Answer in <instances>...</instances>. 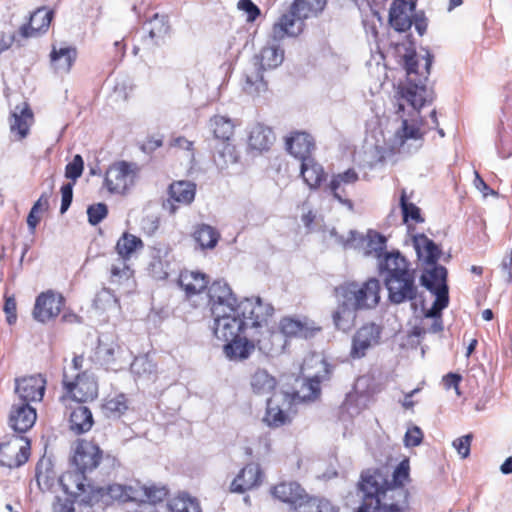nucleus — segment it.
I'll return each mask as SVG.
<instances>
[{
	"label": "nucleus",
	"instance_id": "nucleus-46",
	"mask_svg": "<svg viewBox=\"0 0 512 512\" xmlns=\"http://www.w3.org/2000/svg\"><path fill=\"white\" fill-rule=\"evenodd\" d=\"M219 232L214 226H199L193 233L195 243L202 249L214 248L219 240Z\"/></svg>",
	"mask_w": 512,
	"mask_h": 512
},
{
	"label": "nucleus",
	"instance_id": "nucleus-33",
	"mask_svg": "<svg viewBox=\"0 0 512 512\" xmlns=\"http://www.w3.org/2000/svg\"><path fill=\"white\" fill-rule=\"evenodd\" d=\"M208 127L215 139L229 142L234 135L236 122L228 116L218 114L209 119Z\"/></svg>",
	"mask_w": 512,
	"mask_h": 512
},
{
	"label": "nucleus",
	"instance_id": "nucleus-18",
	"mask_svg": "<svg viewBox=\"0 0 512 512\" xmlns=\"http://www.w3.org/2000/svg\"><path fill=\"white\" fill-rule=\"evenodd\" d=\"M37 414L28 402L16 400L10 409L8 424L17 433H25L35 424Z\"/></svg>",
	"mask_w": 512,
	"mask_h": 512
},
{
	"label": "nucleus",
	"instance_id": "nucleus-17",
	"mask_svg": "<svg viewBox=\"0 0 512 512\" xmlns=\"http://www.w3.org/2000/svg\"><path fill=\"white\" fill-rule=\"evenodd\" d=\"M380 335L381 328L375 323L363 325L353 337L350 356L353 359L364 357L369 348L379 343Z\"/></svg>",
	"mask_w": 512,
	"mask_h": 512
},
{
	"label": "nucleus",
	"instance_id": "nucleus-40",
	"mask_svg": "<svg viewBox=\"0 0 512 512\" xmlns=\"http://www.w3.org/2000/svg\"><path fill=\"white\" fill-rule=\"evenodd\" d=\"M301 176L310 188L320 186L325 179V172L323 167L317 163L312 157L301 161Z\"/></svg>",
	"mask_w": 512,
	"mask_h": 512
},
{
	"label": "nucleus",
	"instance_id": "nucleus-64",
	"mask_svg": "<svg viewBox=\"0 0 512 512\" xmlns=\"http://www.w3.org/2000/svg\"><path fill=\"white\" fill-rule=\"evenodd\" d=\"M307 507L312 510H305V512H339L338 507L324 498H320L318 502H312V504H309Z\"/></svg>",
	"mask_w": 512,
	"mask_h": 512
},
{
	"label": "nucleus",
	"instance_id": "nucleus-35",
	"mask_svg": "<svg viewBox=\"0 0 512 512\" xmlns=\"http://www.w3.org/2000/svg\"><path fill=\"white\" fill-rule=\"evenodd\" d=\"M274 140L275 137L272 130L258 123L254 125L249 132L248 145L251 149L261 152L268 150Z\"/></svg>",
	"mask_w": 512,
	"mask_h": 512
},
{
	"label": "nucleus",
	"instance_id": "nucleus-27",
	"mask_svg": "<svg viewBox=\"0 0 512 512\" xmlns=\"http://www.w3.org/2000/svg\"><path fill=\"white\" fill-rule=\"evenodd\" d=\"M314 148V139L307 132L295 131L286 138L287 151L301 161L311 157Z\"/></svg>",
	"mask_w": 512,
	"mask_h": 512
},
{
	"label": "nucleus",
	"instance_id": "nucleus-15",
	"mask_svg": "<svg viewBox=\"0 0 512 512\" xmlns=\"http://www.w3.org/2000/svg\"><path fill=\"white\" fill-rule=\"evenodd\" d=\"M46 387V380L40 374L15 379L17 400L28 402L41 401Z\"/></svg>",
	"mask_w": 512,
	"mask_h": 512
},
{
	"label": "nucleus",
	"instance_id": "nucleus-31",
	"mask_svg": "<svg viewBox=\"0 0 512 512\" xmlns=\"http://www.w3.org/2000/svg\"><path fill=\"white\" fill-rule=\"evenodd\" d=\"M77 52L74 47L71 46H53L50 60L51 65L55 72L59 74H66L70 71L73 63L76 60Z\"/></svg>",
	"mask_w": 512,
	"mask_h": 512
},
{
	"label": "nucleus",
	"instance_id": "nucleus-10",
	"mask_svg": "<svg viewBox=\"0 0 512 512\" xmlns=\"http://www.w3.org/2000/svg\"><path fill=\"white\" fill-rule=\"evenodd\" d=\"M425 134L426 130L421 120L402 117L401 126L393 136L391 149L406 154L416 152L422 147Z\"/></svg>",
	"mask_w": 512,
	"mask_h": 512
},
{
	"label": "nucleus",
	"instance_id": "nucleus-21",
	"mask_svg": "<svg viewBox=\"0 0 512 512\" xmlns=\"http://www.w3.org/2000/svg\"><path fill=\"white\" fill-rule=\"evenodd\" d=\"M17 440L0 444V465L2 467L18 468L28 461L30 442L26 441L24 446H19Z\"/></svg>",
	"mask_w": 512,
	"mask_h": 512
},
{
	"label": "nucleus",
	"instance_id": "nucleus-60",
	"mask_svg": "<svg viewBox=\"0 0 512 512\" xmlns=\"http://www.w3.org/2000/svg\"><path fill=\"white\" fill-rule=\"evenodd\" d=\"M424 275L434 283V287L446 284L447 269L444 266L435 264L434 267Z\"/></svg>",
	"mask_w": 512,
	"mask_h": 512
},
{
	"label": "nucleus",
	"instance_id": "nucleus-45",
	"mask_svg": "<svg viewBox=\"0 0 512 512\" xmlns=\"http://www.w3.org/2000/svg\"><path fill=\"white\" fill-rule=\"evenodd\" d=\"M263 422L271 428H278L290 423V417L278 405H274L272 399L269 398Z\"/></svg>",
	"mask_w": 512,
	"mask_h": 512
},
{
	"label": "nucleus",
	"instance_id": "nucleus-38",
	"mask_svg": "<svg viewBox=\"0 0 512 512\" xmlns=\"http://www.w3.org/2000/svg\"><path fill=\"white\" fill-rule=\"evenodd\" d=\"M208 284L207 276L204 273L186 271L180 274L179 285L184 289L187 296L201 293Z\"/></svg>",
	"mask_w": 512,
	"mask_h": 512
},
{
	"label": "nucleus",
	"instance_id": "nucleus-62",
	"mask_svg": "<svg viewBox=\"0 0 512 512\" xmlns=\"http://www.w3.org/2000/svg\"><path fill=\"white\" fill-rule=\"evenodd\" d=\"M472 441V435L467 434L465 436L455 439L452 443L453 447L457 450L461 458H466L470 454V445Z\"/></svg>",
	"mask_w": 512,
	"mask_h": 512
},
{
	"label": "nucleus",
	"instance_id": "nucleus-29",
	"mask_svg": "<svg viewBox=\"0 0 512 512\" xmlns=\"http://www.w3.org/2000/svg\"><path fill=\"white\" fill-rule=\"evenodd\" d=\"M263 473L260 466L255 463L246 465L237 477L232 481L230 490L235 493H243L258 486L262 482Z\"/></svg>",
	"mask_w": 512,
	"mask_h": 512
},
{
	"label": "nucleus",
	"instance_id": "nucleus-16",
	"mask_svg": "<svg viewBox=\"0 0 512 512\" xmlns=\"http://www.w3.org/2000/svg\"><path fill=\"white\" fill-rule=\"evenodd\" d=\"M63 304L62 295L51 290L43 292L36 298L33 317L38 322L45 323L59 315Z\"/></svg>",
	"mask_w": 512,
	"mask_h": 512
},
{
	"label": "nucleus",
	"instance_id": "nucleus-19",
	"mask_svg": "<svg viewBox=\"0 0 512 512\" xmlns=\"http://www.w3.org/2000/svg\"><path fill=\"white\" fill-rule=\"evenodd\" d=\"M131 166L126 162H118L109 167L105 175V185L110 192L124 193L133 183Z\"/></svg>",
	"mask_w": 512,
	"mask_h": 512
},
{
	"label": "nucleus",
	"instance_id": "nucleus-54",
	"mask_svg": "<svg viewBox=\"0 0 512 512\" xmlns=\"http://www.w3.org/2000/svg\"><path fill=\"white\" fill-rule=\"evenodd\" d=\"M232 295H234L232 289L228 283L223 280L214 281L208 288L209 300H220L221 297H228V299H232Z\"/></svg>",
	"mask_w": 512,
	"mask_h": 512
},
{
	"label": "nucleus",
	"instance_id": "nucleus-39",
	"mask_svg": "<svg viewBox=\"0 0 512 512\" xmlns=\"http://www.w3.org/2000/svg\"><path fill=\"white\" fill-rule=\"evenodd\" d=\"M239 153L235 145L229 142H221L215 148L214 163L220 171L228 169L231 165L238 163Z\"/></svg>",
	"mask_w": 512,
	"mask_h": 512
},
{
	"label": "nucleus",
	"instance_id": "nucleus-14",
	"mask_svg": "<svg viewBox=\"0 0 512 512\" xmlns=\"http://www.w3.org/2000/svg\"><path fill=\"white\" fill-rule=\"evenodd\" d=\"M279 331L285 338L309 339L321 330L316 323L307 317H283L279 321Z\"/></svg>",
	"mask_w": 512,
	"mask_h": 512
},
{
	"label": "nucleus",
	"instance_id": "nucleus-11",
	"mask_svg": "<svg viewBox=\"0 0 512 512\" xmlns=\"http://www.w3.org/2000/svg\"><path fill=\"white\" fill-rule=\"evenodd\" d=\"M384 285L388 291V299L393 304L412 302L418 297L416 271L414 269L385 278Z\"/></svg>",
	"mask_w": 512,
	"mask_h": 512
},
{
	"label": "nucleus",
	"instance_id": "nucleus-12",
	"mask_svg": "<svg viewBox=\"0 0 512 512\" xmlns=\"http://www.w3.org/2000/svg\"><path fill=\"white\" fill-rule=\"evenodd\" d=\"M62 384L67 394L79 403L92 401L98 395L97 381L88 371L70 375L69 371L64 369Z\"/></svg>",
	"mask_w": 512,
	"mask_h": 512
},
{
	"label": "nucleus",
	"instance_id": "nucleus-20",
	"mask_svg": "<svg viewBox=\"0 0 512 512\" xmlns=\"http://www.w3.org/2000/svg\"><path fill=\"white\" fill-rule=\"evenodd\" d=\"M412 0H393L389 10V23L398 32L409 30L413 24L412 16L415 11Z\"/></svg>",
	"mask_w": 512,
	"mask_h": 512
},
{
	"label": "nucleus",
	"instance_id": "nucleus-51",
	"mask_svg": "<svg viewBox=\"0 0 512 512\" xmlns=\"http://www.w3.org/2000/svg\"><path fill=\"white\" fill-rule=\"evenodd\" d=\"M149 273L156 280H164L169 276L170 273V262L165 257L156 255L152 258L149 263Z\"/></svg>",
	"mask_w": 512,
	"mask_h": 512
},
{
	"label": "nucleus",
	"instance_id": "nucleus-1",
	"mask_svg": "<svg viewBox=\"0 0 512 512\" xmlns=\"http://www.w3.org/2000/svg\"><path fill=\"white\" fill-rule=\"evenodd\" d=\"M433 56L425 51L424 55L410 52L404 55V68L406 81L398 85L394 96L397 113L404 112L406 108L417 114L419 110L433 99L432 91L427 87L428 76Z\"/></svg>",
	"mask_w": 512,
	"mask_h": 512
},
{
	"label": "nucleus",
	"instance_id": "nucleus-52",
	"mask_svg": "<svg viewBox=\"0 0 512 512\" xmlns=\"http://www.w3.org/2000/svg\"><path fill=\"white\" fill-rule=\"evenodd\" d=\"M211 306V313L213 317H219L224 313H231L235 307L238 306L239 302L235 295H232V299L228 297H221L220 300H209Z\"/></svg>",
	"mask_w": 512,
	"mask_h": 512
},
{
	"label": "nucleus",
	"instance_id": "nucleus-25",
	"mask_svg": "<svg viewBox=\"0 0 512 512\" xmlns=\"http://www.w3.org/2000/svg\"><path fill=\"white\" fill-rule=\"evenodd\" d=\"M143 41L148 47L160 43L169 32L168 19L165 15L154 14L142 27Z\"/></svg>",
	"mask_w": 512,
	"mask_h": 512
},
{
	"label": "nucleus",
	"instance_id": "nucleus-48",
	"mask_svg": "<svg viewBox=\"0 0 512 512\" xmlns=\"http://www.w3.org/2000/svg\"><path fill=\"white\" fill-rule=\"evenodd\" d=\"M168 508L171 512H201L197 499L185 493L171 499L168 502Z\"/></svg>",
	"mask_w": 512,
	"mask_h": 512
},
{
	"label": "nucleus",
	"instance_id": "nucleus-57",
	"mask_svg": "<svg viewBox=\"0 0 512 512\" xmlns=\"http://www.w3.org/2000/svg\"><path fill=\"white\" fill-rule=\"evenodd\" d=\"M107 213L108 209L104 203L91 205L87 209V215L90 224H98L106 217Z\"/></svg>",
	"mask_w": 512,
	"mask_h": 512
},
{
	"label": "nucleus",
	"instance_id": "nucleus-8",
	"mask_svg": "<svg viewBox=\"0 0 512 512\" xmlns=\"http://www.w3.org/2000/svg\"><path fill=\"white\" fill-rule=\"evenodd\" d=\"M380 282L370 278L364 283L346 282L335 288L336 299H345L357 310L375 308L380 301Z\"/></svg>",
	"mask_w": 512,
	"mask_h": 512
},
{
	"label": "nucleus",
	"instance_id": "nucleus-59",
	"mask_svg": "<svg viewBox=\"0 0 512 512\" xmlns=\"http://www.w3.org/2000/svg\"><path fill=\"white\" fill-rule=\"evenodd\" d=\"M96 354L102 361V364L109 367L115 360V346L112 344H99Z\"/></svg>",
	"mask_w": 512,
	"mask_h": 512
},
{
	"label": "nucleus",
	"instance_id": "nucleus-28",
	"mask_svg": "<svg viewBox=\"0 0 512 512\" xmlns=\"http://www.w3.org/2000/svg\"><path fill=\"white\" fill-rule=\"evenodd\" d=\"M33 123V113L27 103L14 108L10 117V131L16 140L24 139Z\"/></svg>",
	"mask_w": 512,
	"mask_h": 512
},
{
	"label": "nucleus",
	"instance_id": "nucleus-37",
	"mask_svg": "<svg viewBox=\"0 0 512 512\" xmlns=\"http://www.w3.org/2000/svg\"><path fill=\"white\" fill-rule=\"evenodd\" d=\"M338 306L333 313V322L337 329L342 331L350 330L356 319V312L358 311L355 307L349 305L345 299H337Z\"/></svg>",
	"mask_w": 512,
	"mask_h": 512
},
{
	"label": "nucleus",
	"instance_id": "nucleus-23",
	"mask_svg": "<svg viewBox=\"0 0 512 512\" xmlns=\"http://www.w3.org/2000/svg\"><path fill=\"white\" fill-rule=\"evenodd\" d=\"M196 185L190 181H177L170 185L169 195L170 199L163 203V209L168 211L170 214L175 212L174 202L188 205L195 197Z\"/></svg>",
	"mask_w": 512,
	"mask_h": 512
},
{
	"label": "nucleus",
	"instance_id": "nucleus-43",
	"mask_svg": "<svg viewBox=\"0 0 512 512\" xmlns=\"http://www.w3.org/2000/svg\"><path fill=\"white\" fill-rule=\"evenodd\" d=\"M53 191V182H51L46 191H43L39 199L32 206L26 224H39L43 220L44 214L49 209V200Z\"/></svg>",
	"mask_w": 512,
	"mask_h": 512
},
{
	"label": "nucleus",
	"instance_id": "nucleus-41",
	"mask_svg": "<svg viewBox=\"0 0 512 512\" xmlns=\"http://www.w3.org/2000/svg\"><path fill=\"white\" fill-rule=\"evenodd\" d=\"M93 424V415L88 407L79 405L71 412L70 429L76 434H82L89 431Z\"/></svg>",
	"mask_w": 512,
	"mask_h": 512
},
{
	"label": "nucleus",
	"instance_id": "nucleus-55",
	"mask_svg": "<svg viewBox=\"0 0 512 512\" xmlns=\"http://www.w3.org/2000/svg\"><path fill=\"white\" fill-rule=\"evenodd\" d=\"M402 218L404 223H408L409 220L415 222H424V219L421 218L420 209L414 205L413 203H408L406 201L405 195L403 194L400 199Z\"/></svg>",
	"mask_w": 512,
	"mask_h": 512
},
{
	"label": "nucleus",
	"instance_id": "nucleus-36",
	"mask_svg": "<svg viewBox=\"0 0 512 512\" xmlns=\"http://www.w3.org/2000/svg\"><path fill=\"white\" fill-rule=\"evenodd\" d=\"M106 492L111 499L120 502H137V499H141L145 495L138 482L134 485L111 484L106 488Z\"/></svg>",
	"mask_w": 512,
	"mask_h": 512
},
{
	"label": "nucleus",
	"instance_id": "nucleus-49",
	"mask_svg": "<svg viewBox=\"0 0 512 512\" xmlns=\"http://www.w3.org/2000/svg\"><path fill=\"white\" fill-rule=\"evenodd\" d=\"M131 372L138 378L153 380L156 366L147 356H140L131 363Z\"/></svg>",
	"mask_w": 512,
	"mask_h": 512
},
{
	"label": "nucleus",
	"instance_id": "nucleus-44",
	"mask_svg": "<svg viewBox=\"0 0 512 512\" xmlns=\"http://www.w3.org/2000/svg\"><path fill=\"white\" fill-rule=\"evenodd\" d=\"M143 247L142 240L129 233H124L116 244L118 258L129 261L133 254Z\"/></svg>",
	"mask_w": 512,
	"mask_h": 512
},
{
	"label": "nucleus",
	"instance_id": "nucleus-56",
	"mask_svg": "<svg viewBox=\"0 0 512 512\" xmlns=\"http://www.w3.org/2000/svg\"><path fill=\"white\" fill-rule=\"evenodd\" d=\"M84 162L80 155H75L73 160L66 165L65 176L69 179H78L83 172Z\"/></svg>",
	"mask_w": 512,
	"mask_h": 512
},
{
	"label": "nucleus",
	"instance_id": "nucleus-4",
	"mask_svg": "<svg viewBox=\"0 0 512 512\" xmlns=\"http://www.w3.org/2000/svg\"><path fill=\"white\" fill-rule=\"evenodd\" d=\"M290 35L281 37L275 36V23L273 24L270 36L259 53L251 60V65L244 73L245 82L243 89L251 95H258L267 90V83L264 80L263 72L279 67L284 61V49L280 42Z\"/></svg>",
	"mask_w": 512,
	"mask_h": 512
},
{
	"label": "nucleus",
	"instance_id": "nucleus-22",
	"mask_svg": "<svg viewBox=\"0 0 512 512\" xmlns=\"http://www.w3.org/2000/svg\"><path fill=\"white\" fill-rule=\"evenodd\" d=\"M359 179L358 173L354 168H349L344 172L332 176L326 189L337 199L340 203L352 209V202L346 198V188L355 184Z\"/></svg>",
	"mask_w": 512,
	"mask_h": 512
},
{
	"label": "nucleus",
	"instance_id": "nucleus-13",
	"mask_svg": "<svg viewBox=\"0 0 512 512\" xmlns=\"http://www.w3.org/2000/svg\"><path fill=\"white\" fill-rule=\"evenodd\" d=\"M272 494L280 501L288 503L297 512L310 510L306 506L320 500L317 497H309L305 490L296 482H282L273 487Z\"/></svg>",
	"mask_w": 512,
	"mask_h": 512
},
{
	"label": "nucleus",
	"instance_id": "nucleus-61",
	"mask_svg": "<svg viewBox=\"0 0 512 512\" xmlns=\"http://www.w3.org/2000/svg\"><path fill=\"white\" fill-rule=\"evenodd\" d=\"M409 477V464L408 461H402L394 470L392 481L390 483L404 487V482Z\"/></svg>",
	"mask_w": 512,
	"mask_h": 512
},
{
	"label": "nucleus",
	"instance_id": "nucleus-63",
	"mask_svg": "<svg viewBox=\"0 0 512 512\" xmlns=\"http://www.w3.org/2000/svg\"><path fill=\"white\" fill-rule=\"evenodd\" d=\"M423 439V433L418 426H413L408 429L405 437L404 443L406 447H416L421 444Z\"/></svg>",
	"mask_w": 512,
	"mask_h": 512
},
{
	"label": "nucleus",
	"instance_id": "nucleus-24",
	"mask_svg": "<svg viewBox=\"0 0 512 512\" xmlns=\"http://www.w3.org/2000/svg\"><path fill=\"white\" fill-rule=\"evenodd\" d=\"M378 269L383 280L390 278L392 275H400L412 270L410 263L397 250L385 252L384 255L378 259Z\"/></svg>",
	"mask_w": 512,
	"mask_h": 512
},
{
	"label": "nucleus",
	"instance_id": "nucleus-30",
	"mask_svg": "<svg viewBox=\"0 0 512 512\" xmlns=\"http://www.w3.org/2000/svg\"><path fill=\"white\" fill-rule=\"evenodd\" d=\"M323 375L316 374L312 377L307 378L301 388L295 393V397L302 401H313L320 396L321 388L320 384L323 380L329 378V365L325 361L320 362Z\"/></svg>",
	"mask_w": 512,
	"mask_h": 512
},
{
	"label": "nucleus",
	"instance_id": "nucleus-9",
	"mask_svg": "<svg viewBox=\"0 0 512 512\" xmlns=\"http://www.w3.org/2000/svg\"><path fill=\"white\" fill-rule=\"evenodd\" d=\"M347 234L344 236V233L338 235L335 227L330 230V235L335 237L337 243L343 245L345 248H359L366 243V249L364 254L366 256L374 254V256L379 259L384 255V250L386 249L387 239L382 234L374 231L368 230L366 237H363L355 230L349 229L345 232Z\"/></svg>",
	"mask_w": 512,
	"mask_h": 512
},
{
	"label": "nucleus",
	"instance_id": "nucleus-47",
	"mask_svg": "<svg viewBox=\"0 0 512 512\" xmlns=\"http://www.w3.org/2000/svg\"><path fill=\"white\" fill-rule=\"evenodd\" d=\"M133 277V270L131 269L128 261L117 258L110 268V281L113 284H124Z\"/></svg>",
	"mask_w": 512,
	"mask_h": 512
},
{
	"label": "nucleus",
	"instance_id": "nucleus-34",
	"mask_svg": "<svg viewBox=\"0 0 512 512\" xmlns=\"http://www.w3.org/2000/svg\"><path fill=\"white\" fill-rule=\"evenodd\" d=\"M421 283L424 287H426L430 292H432L436 299L433 303V306L430 310L427 311V317H439L441 311L448 306L449 296H448V286L447 284L438 285L434 287V283L431 282L427 276H421Z\"/></svg>",
	"mask_w": 512,
	"mask_h": 512
},
{
	"label": "nucleus",
	"instance_id": "nucleus-50",
	"mask_svg": "<svg viewBox=\"0 0 512 512\" xmlns=\"http://www.w3.org/2000/svg\"><path fill=\"white\" fill-rule=\"evenodd\" d=\"M127 409V399L124 394L108 398L103 404V412L108 418H119Z\"/></svg>",
	"mask_w": 512,
	"mask_h": 512
},
{
	"label": "nucleus",
	"instance_id": "nucleus-7",
	"mask_svg": "<svg viewBox=\"0 0 512 512\" xmlns=\"http://www.w3.org/2000/svg\"><path fill=\"white\" fill-rule=\"evenodd\" d=\"M327 0H294L288 13L275 22V36H297L304 27V20L323 11Z\"/></svg>",
	"mask_w": 512,
	"mask_h": 512
},
{
	"label": "nucleus",
	"instance_id": "nucleus-2",
	"mask_svg": "<svg viewBox=\"0 0 512 512\" xmlns=\"http://www.w3.org/2000/svg\"><path fill=\"white\" fill-rule=\"evenodd\" d=\"M274 313V307L260 297L245 298L239 301L231 313L213 317V332L217 339L227 340L245 334L250 330L267 328L268 318Z\"/></svg>",
	"mask_w": 512,
	"mask_h": 512
},
{
	"label": "nucleus",
	"instance_id": "nucleus-58",
	"mask_svg": "<svg viewBox=\"0 0 512 512\" xmlns=\"http://www.w3.org/2000/svg\"><path fill=\"white\" fill-rule=\"evenodd\" d=\"M237 8L246 14V20L253 22L260 15V9L252 0H239Z\"/></svg>",
	"mask_w": 512,
	"mask_h": 512
},
{
	"label": "nucleus",
	"instance_id": "nucleus-6",
	"mask_svg": "<svg viewBox=\"0 0 512 512\" xmlns=\"http://www.w3.org/2000/svg\"><path fill=\"white\" fill-rule=\"evenodd\" d=\"M279 335L268 328L262 330H250L243 336L239 335L231 339L223 340V353L231 361H243L250 357L255 348L264 353L274 352L273 341Z\"/></svg>",
	"mask_w": 512,
	"mask_h": 512
},
{
	"label": "nucleus",
	"instance_id": "nucleus-32",
	"mask_svg": "<svg viewBox=\"0 0 512 512\" xmlns=\"http://www.w3.org/2000/svg\"><path fill=\"white\" fill-rule=\"evenodd\" d=\"M249 384L253 394L257 396H268L275 390L277 380L266 369L257 368L250 375Z\"/></svg>",
	"mask_w": 512,
	"mask_h": 512
},
{
	"label": "nucleus",
	"instance_id": "nucleus-5",
	"mask_svg": "<svg viewBox=\"0 0 512 512\" xmlns=\"http://www.w3.org/2000/svg\"><path fill=\"white\" fill-rule=\"evenodd\" d=\"M102 458L100 448L89 441L78 443L73 456L77 472H68L61 476L60 483L66 493L78 495L85 491V472L96 468Z\"/></svg>",
	"mask_w": 512,
	"mask_h": 512
},
{
	"label": "nucleus",
	"instance_id": "nucleus-26",
	"mask_svg": "<svg viewBox=\"0 0 512 512\" xmlns=\"http://www.w3.org/2000/svg\"><path fill=\"white\" fill-rule=\"evenodd\" d=\"M53 18V11L46 8H39L30 16L28 24L22 25L19 29V36L31 38L40 35L48 30Z\"/></svg>",
	"mask_w": 512,
	"mask_h": 512
},
{
	"label": "nucleus",
	"instance_id": "nucleus-42",
	"mask_svg": "<svg viewBox=\"0 0 512 512\" xmlns=\"http://www.w3.org/2000/svg\"><path fill=\"white\" fill-rule=\"evenodd\" d=\"M414 247L420 258L429 265H435L440 256L438 246L425 235H418L414 237Z\"/></svg>",
	"mask_w": 512,
	"mask_h": 512
},
{
	"label": "nucleus",
	"instance_id": "nucleus-3",
	"mask_svg": "<svg viewBox=\"0 0 512 512\" xmlns=\"http://www.w3.org/2000/svg\"><path fill=\"white\" fill-rule=\"evenodd\" d=\"M359 488L364 496L357 512H403L407 503L404 487L390 483L379 470L362 473Z\"/></svg>",
	"mask_w": 512,
	"mask_h": 512
},
{
	"label": "nucleus",
	"instance_id": "nucleus-53",
	"mask_svg": "<svg viewBox=\"0 0 512 512\" xmlns=\"http://www.w3.org/2000/svg\"><path fill=\"white\" fill-rule=\"evenodd\" d=\"M140 489L143 490L145 495L141 499H137V502H150L156 504L164 500L168 494V490L165 486H143L140 485Z\"/></svg>",
	"mask_w": 512,
	"mask_h": 512
}]
</instances>
